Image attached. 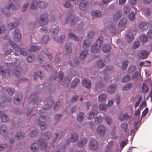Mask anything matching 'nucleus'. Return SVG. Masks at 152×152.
<instances>
[{"mask_svg": "<svg viewBox=\"0 0 152 152\" xmlns=\"http://www.w3.org/2000/svg\"><path fill=\"white\" fill-rule=\"evenodd\" d=\"M80 19L78 16L72 13H67L65 20V23H70L71 25H74L79 22Z\"/></svg>", "mask_w": 152, "mask_h": 152, "instance_id": "f257e3e1", "label": "nucleus"}, {"mask_svg": "<svg viewBox=\"0 0 152 152\" xmlns=\"http://www.w3.org/2000/svg\"><path fill=\"white\" fill-rule=\"evenodd\" d=\"M103 38L102 36H100L97 39L94 45L91 47V52L95 54L97 53L101 48L103 43Z\"/></svg>", "mask_w": 152, "mask_h": 152, "instance_id": "f03ea898", "label": "nucleus"}, {"mask_svg": "<svg viewBox=\"0 0 152 152\" xmlns=\"http://www.w3.org/2000/svg\"><path fill=\"white\" fill-rule=\"evenodd\" d=\"M49 15L47 13H45L41 15L38 20L39 25L42 26L46 25L49 22Z\"/></svg>", "mask_w": 152, "mask_h": 152, "instance_id": "7ed1b4c3", "label": "nucleus"}, {"mask_svg": "<svg viewBox=\"0 0 152 152\" xmlns=\"http://www.w3.org/2000/svg\"><path fill=\"white\" fill-rule=\"evenodd\" d=\"M64 75L63 72L61 71L59 72L58 75L56 76V72H53V75H51L49 78V81H53L54 80H56L58 82H60L61 81Z\"/></svg>", "mask_w": 152, "mask_h": 152, "instance_id": "20e7f679", "label": "nucleus"}, {"mask_svg": "<svg viewBox=\"0 0 152 152\" xmlns=\"http://www.w3.org/2000/svg\"><path fill=\"white\" fill-rule=\"evenodd\" d=\"M58 30L56 28L54 29L51 34L52 38L58 43H61L65 39V36L64 35H60V39L56 37V34L58 33Z\"/></svg>", "mask_w": 152, "mask_h": 152, "instance_id": "39448f33", "label": "nucleus"}, {"mask_svg": "<svg viewBox=\"0 0 152 152\" xmlns=\"http://www.w3.org/2000/svg\"><path fill=\"white\" fill-rule=\"evenodd\" d=\"M45 117L44 116L41 115L38 120V125L42 130H45L47 128V125L45 123Z\"/></svg>", "mask_w": 152, "mask_h": 152, "instance_id": "423d86ee", "label": "nucleus"}, {"mask_svg": "<svg viewBox=\"0 0 152 152\" xmlns=\"http://www.w3.org/2000/svg\"><path fill=\"white\" fill-rule=\"evenodd\" d=\"M23 98V94L21 93H18L15 96L13 99V103L16 105L21 104Z\"/></svg>", "mask_w": 152, "mask_h": 152, "instance_id": "0eeeda50", "label": "nucleus"}, {"mask_svg": "<svg viewBox=\"0 0 152 152\" xmlns=\"http://www.w3.org/2000/svg\"><path fill=\"white\" fill-rule=\"evenodd\" d=\"M96 132L101 137L104 136L106 134L105 127L103 125H99L97 128Z\"/></svg>", "mask_w": 152, "mask_h": 152, "instance_id": "6e6552de", "label": "nucleus"}, {"mask_svg": "<svg viewBox=\"0 0 152 152\" xmlns=\"http://www.w3.org/2000/svg\"><path fill=\"white\" fill-rule=\"evenodd\" d=\"M13 5V4L12 2L9 3L7 6L2 9V12L3 14L7 16H9L10 15V12L9 9L11 8Z\"/></svg>", "mask_w": 152, "mask_h": 152, "instance_id": "1a4fd4ad", "label": "nucleus"}, {"mask_svg": "<svg viewBox=\"0 0 152 152\" xmlns=\"http://www.w3.org/2000/svg\"><path fill=\"white\" fill-rule=\"evenodd\" d=\"M89 147L90 149L92 150H96L98 147L97 142L94 139H91L89 144Z\"/></svg>", "mask_w": 152, "mask_h": 152, "instance_id": "9d476101", "label": "nucleus"}, {"mask_svg": "<svg viewBox=\"0 0 152 152\" xmlns=\"http://www.w3.org/2000/svg\"><path fill=\"white\" fill-rule=\"evenodd\" d=\"M13 35L14 42H19L21 38V35L19 29L17 28L15 30Z\"/></svg>", "mask_w": 152, "mask_h": 152, "instance_id": "9b49d317", "label": "nucleus"}, {"mask_svg": "<svg viewBox=\"0 0 152 152\" xmlns=\"http://www.w3.org/2000/svg\"><path fill=\"white\" fill-rule=\"evenodd\" d=\"M4 66H0V74H1L3 77H8L10 75V69H3Z\"/></svg>", "mask_w": 152, "mask_h": 152, "instance_id": "f8f14e48", "label": "nucleus"}, {"mask_svg": "<svg viewBox=\"0 0 152 152\" xmlns=\"http://www.w3.org/2000/svg\"><path fill=\"white\" fill-rule=\"evenodd\" d=\"M88 2L86 0H82L79 4V8L80 10L85 11L87 10Z\"/></svg>", "mask_w": 152, "mask_h": 152, "instance_id": "ddd939ff", "label": "nucleus"}, {"mask_svg": "<svg viewBox=\"0 0 152 152\" xmlns=\"http://www.w3.org/2000/svg\"><path fill=\"white\" fill-rule=\"evenodd\" d=\"M149 53L147 51L142 50L139 52L138 54V57L142 59L146 58L148 56Z\"/></svg>", "mask_w": 152, "mask_h": 152, "instance_id": "4468645a", "label": "nucleus"}, {"mask_svg": "<svg viewBox=\"0 0 152 152\" xmlns=\"http://www.w3.org/2000/svg\"><path fill=\"white\" fill-rule=\"evenodd\" d=\"M149 24L152 25V23L151 22L149 23L145 22H141L139 25L138 27L140 29L143 31L148 28V25Z\"/></svg>", "mask_w": 152, "mask_h": 152, "instance_id": "2eb2a0df", "label": "nucleus"}, {"mask_svg": "<svg viewBox=\"0 0 152 152\" xmlns=\"http://www.w3.org/2000/svg\"><path fill=\"white\" fill-rule=\"evenodd\" d=\"M82 85L88 89L90 88L91 86V84L90 81L87 79H85L82 81Z\"/></svg>", "mask_w": 152, "mask_h": 152, "instance_id": "dca6fc26", "label": "nucleus"}, {"mask_svg": "<svg viewBox=\"0 0 152 152\" xmlns=\"http://www.w3.org/2000/svg\"><path fill=\"white\" fill-rule=\"evenodd\" d=\"M20 61L16 59L14 61V62H12V63H6L5 65L8 67H12L14 68L20 65Z\"/></svg>", "mask_w": 152, "mask_h": 152, "instance_id": "f3484780", "label": "nucleus"}, {"mask_svg": "<svg viewBox=\"0 0 152 152\" xmlns=\"http://www.w3.org/2000/svg\"><path fill=\"white\" fill-rule=\"evenodd\" d=\"M98 114V110L97 109H93L89 112L88 114V119H92L93 118L94 116L97 115Z\"/></svg>", "mask_w": 152, "mask_h": 152, "instance_id": "a211bd4d", "label": "nucleus"}, {"mask_svg": "<svg viewBox=\"0 0 152 152\" xmlns=\"http://www.w3.org/2000/svg\"><path fill=\"white\" fill-rule=\"evenodd\" d=\"M25 137V133L20 131L17 132L15 135V137L18 140L23 139Z\"/></svg>", "mask_w": 152, "mask_h": 152, "instance_id": "6ab92c4d", "label": "nucleus"}, {"mask_svg": "<svg viewBox=\"0 0 152 152\" xmlns=\"http://www.w3.org/2000/svg\"><path fill=\"white\" fill-rule=\"evenodd\" d=\"M111 47L109 44H104L102 48V51L104 53H107L110 50Z\"/></svg>", "mask_w": 152, "mask_h": 152, "instance_id": "aec40b11", "label": "nucleus"}, {"mask_svg": "<svg viewBox=\"0 0 152 152\" xmlns=\"http://www.w3.org/2000/svg\"><path fill=\"white\" fill-rule=\"evenodd\" d=\"M21 68L18 66L16 69H13L12 71V74L15 75L16 76L18 77L21 74Z\"/></svg>", "mask_w": 152, "mask_h": 152, "instance_id": "412c9836", "label": "nucleus"}, {"mask_svg": "<svg viewBox=\"0 0 152 152\" xmlns=\"http://www.w3.org/2000/svg\"><path fill=\"white\" fill-rule=\"evenodd\" d=\"M87 139L86 138L82 139L77 143V145L79 147H82L87 143Z\"/></svg>", "mask_w": 152, "mask_h": 152, "instance_id": "4be33fe9", "label": "nucleus"}, {"mask_svg": "<svg viewBox=\"0 0 152 152\" xmlns=\"http://www.w3.org/2000/svg\"><path fill=\"white\" fill-rule=\"evenodd\" d=\"M122 15L121 11H119L114 14L113 17V21H116L120 19Z\"/></svg>", "mask_w": 152, "mask_h": 152, "instance_id": "5701e85b", "label": "nucleus"}, {"mask_svg": "<svg viewBox=\"0 0 152 152\" xmlns=\"http://www.w3.org/2000/svg\"><path fill=\"white\" fill-rule=\"evenodd\" d=\"M78 139V136L75 133H72L71 134L70 141L72 142H75Z\"/></svg>", "mask_w": 152, "mask_h": 152, "instance_id": "b1692460", "label": "nucleus"}, {"mask_svg": "<svg viewBox=\"0 0 152 152\" xmlns=\"http://www.w3.org/2000/svg\"><path fill=\"white\" fill-rule=\"evenodd\" d=\"M7 128L6 125H2L0 128V132L1 135L3 136H5L7 133Z\"/></svg>", "mask_w": 152, "mask_h": 152, "instance_id": "393cba45", "label": "nucleus"}, {"mask_svg": "<svg viewBox=\"0 0 152 152\" xmlns=\"http://www.w3.org/2000/svg\"><path fill=\"white\" fill-rule=\"evenodd\" d=\"M126 39L128 42L130 43L133 41L134 39V37L132 34L130 32L126 35Z\"/></svg>", "mask_w": 152, "mask_h": 152, "instance_id": "a878e982", "label": "nucleus"}, {"mask_svg": "<svg viewBox=\"0 0 152 152\" xmlns=\"http://www.w3.org/2000/svg\"><path fill=\"white\" fill-rule=\"evenodd\" d=\"M42 137L45 140H48L51 136V133L50 132H43L41 134Z\"/></svg>", "mask_w": 152, "mask_h": 152, "instance_id": "bb28decb", "label": "nucleus"}, {"mask_svg": "<svg viewBox=\"0 0 152 152\" xmlns=\"http://www.w3.org/2000/svg\"><path fill=\"white\" fill-rule=\"evenodd\" d=\"M107 97L106 94L104 93L101 94L98 96V101L99 102H104L106 100Z\"/></svg>", "mask_w": 152, "mask_h": 152, "instance_id": "cd10ccee", "label": "nucleus"}, {"mask_svg": "<svg viewBox=\"0 0 152 152\" xmlns=\"http://www.w3.org/2000/svg\"><path fill=\"white\" fill-rule=\"evenodd\" d=\"M39 148V144L37 142H34L31 145L30 149L32 151L34 152L37 151Z\"/></svg>", "mask_w": 152, "mask_h": 152, "instance_id": "c85d7f7f", "label": "nucleus"}, {"mask_svg": "<svg viewBox=\"0 0 152 152\" xmlns=\"http://www.w3.org/2000/svg\"><path fill=\"white\" fill-rule=\"evenodd\" d=\"M116 86L115 84L111 85L108 88V91L110 94L113 93L115 90Z\"/></svg>", "mask_w": 152, "mask_h": 152, "instance_id": "c756f323", "label": "nucleus"}, {"mask_svg": "<svg viewBox=\"0 0 152 152\" xmlns=\"http://www.w3.org/2000/svg\"><path fill=\"white\" fill-rule=\"evenodd\" d=\"M127 22V20L126 18H123L119 22L118 25L119 27L124 26Z\"/></svg>", "mask_w": 152, "mask_h": 152, "instance_id": "7c9ffc66", "label": "nucleus"}, {"mask_svg": "<svg viewBox=\"0 0 152 152\" xmlns=\"http://www.w3.org/2000/svg\"><path fill=\"white\" fill-rule=\"evenodd\" d=\"M133 84L132 83H126L123 87L122 89L124 91L128 90L133 87Z\"/></svg>", "mask_w": 152, "mask_h": 152, "instance_id": "2f4dec72", "label": "nucleus"}, {"mask_svg": "<svg viewBox=\"0 0 152 152\" xmlns=\"http://www.w3.org/2000/svg\"><path fill=\"white\" fill-rule=\"evenodd\" d=\"M29 99L31 103H34L38 100V97L37 95L32 94L31 95Z\"/></svg>", "mask_w": 152, "mask_h": 152, "instance_id": "473e14b6", "label": "nucleus"}, {"mask_svg": "<svg viewBox=\"0 0 152 152\" xmlns=\"http://www.w3.org/2000/svg\"><path fill=\"white\" fill-rule=\"evenodd\" d=\"M19 24L18 20H17L15 22L10 23L8 24L9 28L10 29H12L14 28L17 27Z\"/></svg>", "mask_w": 152, "mask_h": 152, "instance_id": "72a5a7b5", "label": "nucleus"}, {"mask_svg": "<svg viewBox=\"0 0 152 152\" xmlns=\"http://www.w3.org/2000/svg\"><path fill=\"white\" fill-rule=\"evenodd\" d=\"M113 67L112 66H106L104 69L103 72L105 74H107L110 73L113 71Z\"/></svg>", "mask_w": 152, "mask_h": 152, "instance_id": "f704fd0d", "label": "nucleus"}, {"mask_svg": "<svg viewBox=\"0 0 152 152\" xmlns=\"http://www.w3.org/2000/svg\"><path fill=\"white\" fill-rule=\"evenodd\" d=\"M46 103V104L45 102V104H46L48 106L46 107L47 109H45V110L50 108L51 107L53 106V104L52 100L51 99H47Z\"/></svg>", "mask_w": 152, "mask_h": 152, "instance_id": "c9c22d12", "label": "nucleus"}, {"mask_svg": "<svg viewBox=\"0 0 152 152\" xmlns=\"http://www.w3.org/2000/svg\"><path fill=\"white\" fill-rule=\"evenodd\" d=\"M106 28L108 30L110 33L115 34L116 32V28L115 27V26L112 25L107 26Z\"/></svg>", "mask_w": 152, "mask_h": 152, "instance_id": "e433bc0d", "label": "nucleus"}, {"mask_svg": "<svg viewBox=\"0 0 152 152\" xmlns=\"http://www.w3.org/2000/svg\"><path fill=\"white\" fill-rule=\"evenodd\" d=\"M38 144H39L41 147L44 149L46 148L47 146V143L44 141H43L42 139H40L38 140Z\"/></svg>", "mask_w": 152, "mask_h": 152, "instance_id": "4c0bfd02", "label": "nucleus"}, {"mask_svg": "<svg viewBox=\"0 0 152 152\" xmlns=\"http://www.w3.org/2000/svg\"><path fill=\"white\" fill-rule=\"evenodd\" d=\"M104 86V84L102 82V79H101V80L98 82L96 84L95 88L96 89H98L103 88Z\"/></svg>", "mask_w": 152, "mask_h": 152, "instance_id": "58836bf2", "label": "nucleus"}, {"mask_svg": "<svg viewBox=\"0 0 152 152\" xmlns=\"http://www.w3.org/2000/svg\"><path fill=\"white\" fill-rule=\"evenodd\" d=\"M71 46V44L70 43H67L65 45L66 51L68 53H71L72 52V49Z\"/></svg>", "mask_w": 152, "mask_h": 152, "instance_id": "ea45409f", "label": "nucleus"}, {"mask_svg": "<svg viewBox=\"0 0 152 152\" xmlns=\"http://www.w3.org/2000/svg\"><path fill=\"white\" fill-rule=\"evenodd\" d=\"M96 66L99 68H102L105 66L104 63L102 60H99L97 62Z\"/></svg>", "mask_w": 152, "mask_h": 152, "instance_id": "a19ab883", "label": "nucleus"}, {"mask_svg": "<svg viewBox=\"0 0 152 152\" xmlns=\"http://www.w3.org/2000/svg\"><path fill=\"white\" fill-rule=\"evenodd\" d=\"M90 43V41L88 39L85 40L83 42V48L84 49L89 48Z\"/></svg>", "mask_w": 152, "mask_h": 152, "instance_id": "79ce46f5", "label": "nucleus"}, {"mask_svg": "<svg viewBox=\"0 0 152 152\" xmlns=\"http://www.w3.org/2000/svg\"><path fill=\"white\" fill-rule=\"evenodd\" d=\"M103 118L101 116H98L96 117L94 119V122L96 124H99L102 122Z\"/></svg>", "mask_w": 152, "mask_h": 152, "instance_id": "37998d69", "label": "nucleus"}, {"mask_svg": "<svg viewBox=\"0 0 152 152\" xmlns=\"http://www.w3.org/2000/svg\"><path fill=\"white\" fill-rule=\"evenodd\" d=\"M80 80L78 78H75L74 80H73L72 82L71 85L72 88H75L76 86H77Z\"/></svg>", "mask_w": 152, "mask_h": 152, "instance_id": "c03bdc74", "label": "nucleus"}, {"mask_svg": "<svg viewBox=\"0 0 152 152\" xmlns=\"http://www.w3.org/2000/svg\"><path fill=\"white\" fill-rule=\"evenodd\" d=\"M84 118V115L83 112H80L77 117V120L79 122L83 121Z\"/></svg>", "mask_w": 152, "mask_h": 152, "instance_id": "a18cd8bd", "label": "nucleus"}, {"mask_svg": "<svg viewBox=\"0 0 152 152\" xmlns=\"http://www.w3.org/2000/svg\"><path fill=\"white\" fill-rule=\"evenodd\" d=\"M136 69V67L135 66L133 65L130 66L128 69V73L131 74L135 71Z\"/></svg>", "mask_w": 152, "mask_h": 152, "instance_id": "49530a36", "label": "nucleus"}, {"mask_svg": "<svg viewBox=\"0 0 152 152\" xmlns=\"http://www.w3.org/2000/svg\"><path fill=\"white\" fill-rule=\"evenodd\" d=\"M39 7L41 9L45 8L47 5V4L43 1L39 2L38 4Z\"/></svg>", "mask_w": 152, "mask_h": 152, "instance_id": "de8ad7c7", "label": "nucleus"}, {"mask_svg": "<svg viewBox=\"0 0 152 152\" xmlns=\"http://www.w3.org/2000/svg\"><path fill=\"white\" fill-rule=\"evenodd\" d=\"M107 108V105L104 104H100L99 106V109L100 110L104 111L106 110Z\"/></svg>", "mask_w": 152, "mask_h": 152, "instance_id": "09e8293b", "label": "nucleus"}, {"mask_svg": "<svg viewBox=\"0 0 152 152\" xmlns=\"http://www.w3.org/2000/svg\"><path fill=\"white\" fill-rule=\"evenodd\" d=\"M38 59V61L40 64H41L43 62H46L45 58L42 54H39Z\"/></svg>", "mask_w": 152, "mask_h": 152, "instance_id": "8fccbe9b", "label": "nucleus"}, {"mask_svg": "<svg viewBox=\"0 0 152 152\" xmlns=\"http://www.w3.org/2000/svg\"><path fill=\"white\" fill-rule=\"evenodd\" d=\"M88 53V51L86 50H84L80 53V58L81 59H83L86 57Z\"/></svg>", "mask_w": 152, "mask_h": 152, "instance_id": "3c124183", "label": "nucleus"}, {"mask_svg": "<svg viewBox=\"0 0 152 152\" xmlns=\"http://www.w3.org/2000/svg\"><path fill=\"white\" fill-rule=\"evenodd\" d=\"M128 124L126 123H124L121 124V127L123 131L125 132H127Z\"/></svg>", "mask_w": 152, "mask_h": 152, "instance_id": "603ef678", "label": "nucleus"}, {"mask_svg": "<svg viewBox=\"0 0 152 152\" xmlns=\"http://www.w3.org/2000/svg\"><path fill=\"white\" fill-rule=\"evenodd\" d=\"M92 15L94 16L101 17V14L99 10H94L92 12Z\"/></svg>", "mask_w": 152, "mask_h": 152, "instance_id": "864d4df0", "label": "nucleus"}, {"mask_svg": "<svg viewBox=\"0 0 152 152\" xmlns=\"http://www.w3.org/2000/svg\"><path fill=\"white\" fill-rule=\"evenodd\" d=\"M50 38L48 35H46L44 36L42 40V42L43 44H46L48 42Z\"/></svg>", "mask_w": 152, "mask_h": 152, "instance_id": "5fc2aeb1", "label": "nucleus"}, {"mask_svg": "<svg viewBox=\"0 0 152 152\" xmlns=\"http://www.w3.org/2000/svg\"><path fill=\"white\" fill-rule=\"evenodd\" d=\"M69 38L74 39L76 41H78L80 40L79 38L72 33H70L69 34Z\"/></svg>", "mask_w": 152, "mask_h": 152, "instance_id": "6e6d98bb", "label": "nucleus"}, {"mask_svg": "<svg viewBox=\"0 0 152 152\" xmlns=\"http://www.w3.org/2000/svg\"><path fill=\"white\" fill-rule=\"evenodd\" d=\"M40 48L39 46L37 45H33L31 47L29 50L31 52H34L38 50Z\"/></svg>", "mask_w": 152, "mask_h": 152, "instance_id": "4d7b16f0", "label": "nucleus"}, {"mask_svg": "<svg viewBox=\"0 0 152 152\" xmlns=\"http://www.w3.org/2000/svg\"><path fill=\"white\" fill-rule=\"evenodd\" d=\"M35 56L33 55H29L27 57V60L28 62H31L34 61Z\"/></svg>", "mask_w": 152, "mask_h": 152, "instance_id": "13d9d810", "label": "nucleus"}, {"mask_svg": "<svg viewBox=\"0 0 152 152\" xmlns=\"http://www.w3.org/2000/svg\"><path fill=\"white\" fill-rule=\"evenodd\" d=\"M38 4V3H37V1H33L31 5V9L35 10L37 7Z\"/></svg>", "mask_w": 152, "mask_h": 152, "instance_id": "bf43d9fd", "label": "nucleus"}, {"mask_svg": "<svg viewBox=\"0 0 152 152\" xmlns=\"http://www.w3.org/2000/svg\"><path fill=\"white\" fill-rule=\"evenodd\" d=\"M61 104L60 102H58L54 106V110L55 111H58L61 107Z\"/></svg>", "mask_w": 152, "mask_h": 152, "instance_id": "052dcab7", "label": "nucleus"}, {"mask_svg": "<svg viewBox=\"0 0 152 152\" xmlns=\"http://www.w3.org/2000/svg\"><path fill=\"white\" fill-rule=\"evenodd\" d=\"M6 91L7 92L9 95L11 96H12L15 92V90L13 88H9L7 89Z\"/></svg>", "mask_w": 152, "mask_h": 152, "instance_id": "680f3d73", "label": "nucleus"}, {"mask_svg": "<svg viewBox=\"0 0 152 152\" xmlns=\"http://www.w3.org/2000/svg\"><path fill=\"white\" fill-rule=\"evenodd\" d=\"M1 120L2 122H6L9 120L8 116L5 114L2 115L1 117Z\"/></svg>", "mask_w": 152, "mask_h": 152, "instance_id": "e2e57ef3", "label": "nucleus"}, {"mask_svg": "<svg viewBox=\"0 0 152 152\" xmlns=\"http://www.w3.org/2000/svg\"><path fill=\"white\" fill-rule=\"evenodd\" d=\"M131 79L130 77L128 75H126L122 79V81L124 83L129 82Z\"/></svg>", "mask_w": 152, "mask_h": 152, "instance_id": "0e129e2a", "label": "nucleus"}, {"mask_svg": "<svg viewBox=\"0 0 152 152\" xmlns=\"http://www.w3.org/2000/svg\"><path fill=\"white\" fill-rule=\"evenodd\" d=\"M142 92L145 93H147L148 91V88L145 83H143L142 85Z\"/></svg>", "mask_w": 152, "mask_h": 152, "instance_id": "69168bd1", "label": "nucleus"}, {"mask_svg": "<svg viewBox=\"0 0 152 152\" xmlns=\"http://www.w3.org/2000/svg\"><path fill=\"white\" fill-rule=\"evenodd\" d=\"M140 39L142 42L143 43L147 42L148 40L145 34H142L140 36Z\"/></svg>", "mask_w": 152, "mask_h": 152, "instance_id": "338daca9", "label": "nucleus"}, {"mask_svg": "<svg viewBox=\"0 0 152 152\" xmlns=\"http://www.w3.org/2000/svg\"><path fill=\"white\" fill-rule=\"evenodd\" d=\"M129 19L131 20H133L135 18V15L133 12H131L128 16Z\"/></svg>", "mask_w": 152, "mask_h": 152, "instance_id": "774afa93", "label": "nucleus"}]
</instances>
